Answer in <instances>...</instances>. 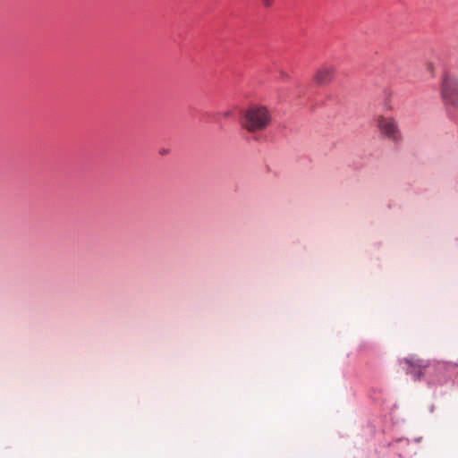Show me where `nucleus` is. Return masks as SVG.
<instances>
[{
  "instance_id": "obj_1",
  "label": "nucleus",
  "mask_w": 458,
  "mask_h": 458,
  "mask_svg": "<svg viewBox=\"0 0 458 458\" xmlns=\"http://www.w3.org/2000/svg\"><path fill=\"white\" fill-rule=\"evenodd\" d=\"M402 369L413 377L414 380H420L422 375H434L439 384L447 382L448 379L458 376V365L456 363L435 361L426 363L424 360L411 355L400 360Z\"/></svg>"
},
{
  "instance_id": "obj_7",
  "label": "nucleus",
  "mask_w": 458,
  "mask_h": 458,
  "mask_svg": "<svg viewBox=\"0 0 458 458\" xmlns=\"http://www.w3.org/2000/svg\"><path fill=\"white\" fill-rule=\"evenodd\" d=\"M239 114H270V112L265 106H252L245 112L241 111Z\"/></svg>"
},
{
  "instance_id": "obj_5",
  "label": "nucleus",
  "mask_w": 458,
  "mask_h": 458,
  "mask_svg": "<svg viewBox=\"0 0 458 458\" xmlns=\"http://www.w3.org/2000/svg\"><path fill=\"white\" fill-rule=\"evenodd\" d=\"M334 77V69L332 67H325L319 70L316 75V82L323 85L330 82Z\"/></svg>"
},
{
  "instance_id": "obj_9",
  "label": "nucleus",
  "mask_w": 458,
  "mask_h": 458,
  "mask_svg": "<svg viewBox=\"0 0 458 458\" xmlns=\"http://www.w3.org/2000/svg\"><path fill=\"white\" fill-rule=\"evenodd\" d=\"M383 72H384L386 77L391 78L393 76L392 70L388 66H385L383 68Z\"/></svg>"
},
{
  "instance_id": "obj_2",
  "label": "nucleus",
  "mask_w": 458,
  "mask_h": 458,
  "mask_svg": "<svg viewBox=\"0 0 458 458\" xmlns=\"http://www.w3.org/2000/svg\"><path fill=\"white\" fill-rule=\"evenodd\" d=\"M440 94L445 105L458 112V79L445 72L442 76Z\"/></svg>"
},
{
  "instance_id": "obj_14",
  "label": "nucleus",
  "mask_w": 458,
  "mask_h": 458,
  "mask_svg": "<svg viewBox=\"0 0 458 458\" xmlns=\"http://www.w3.org/2000/svg\"><path fill=\"white\" fill-rule=\"evenodd\" d=\"M223 114L228 115V114H232L230 112H225Z\"/></svg>"
},
{
  "instance_id": "obj_10",
  "label": "nucleus",
  "mask_w": 458,
  "mask_h": 458,
  "mask_svg": "<svg viewBox=\"0 0 458 458\" xmlns=\"http://www.w3.org/2000/svg\"><path fill=\"white\" fill-rule=\"evenodd\" d=\"M272 1H273V0H263L264 4H265L267 6H269V5L272 4Z\"/></svg>"
},
{
  "instance_id": "obj_12",
  "label": "nucleus",
  "mask_w": 458,
  "mask_h": 458,
  "mask_svg": "<svg viewBox=\"0 0 458 458\" xmlns=\"http://www.w3.org/2000/svg\"><path fill=\"white\" fill-rule=\"evenodd\" d=\"M434 409H435V406L432 404V405L430 406V408H429L430 412H433Z\"/></svg>"
},
{
  "instance_id": "obj_3",
  "label": "nucleus",
  "mask_w": 458,
  "mask_h": 458,
  "mask_svg": "<svg viewBox=\"0 0 458 458\" xmlns=\"http://www.w3.org/2000/svg\"><path fill=\"white\" fill-rule=\"evenodd\" d=\"M377 126L383 137L397 143L402 140V133L393 116H378Z\"/></svg>"
},
{
  "instance_id": "obj_8",
  "label": "nucleus",
  "mask_w": 458,
  "mask_h": 458,
  "mask_svg": "<svg viewBox=\"0 0 458 458\" xmlns=\"http://www.w3.org/2000/svg\"><path fill=\"white\" fill-rule=\"evenodd\" d=\"M293 94L294 96H298L299 98H310L312 92L310 88H308L303 84H299Z\"/></svg>"
},
{
  "instance_id": "obj_11",
  "label": "nucleus",
  "mask_w": 458,
  "mask_h": 458,
  "mask_svg": "<svg viewBox=\"0 0 458 458\" xmlns=\"http://www.w3.org/2000/svg\"><path fill=\"white\" fill-rule=\"evenodd\" d=\"M167 153H168V149L163 148V149L160 150V154L161 155H165Z\"/></svg>"
},
{
  "instance_id": "obj_4",
  "label": "nucleus",
  "mask_w": 458,
  "mask_h": 458,
  "mask_svg": "<svg viewBox=\"0 0 458 458\" xmlns=\"http://www.w3.org/2000/svg\"><path fill=\"white\" fill-rule=\"evenodd\" d=\"M239 123L249 131L263 130L270 123V116H240Z\"/></svg>"
},
{
  "instance_id": "obj_13",
  "label": "nucleus",
  "mask_w": 458,
  "mask_h": 458,
  "mask_svg": "<svg viewBox=\"0 0 458 458\" xmlns=\"http://www.w3.org/2000/svg\"><path fill=\"white\" fill-rule=\"evenodd\" d=\"M428 69L431 71L433 69V65L430 64H428Z\"/></svg>"
},
{
  "instance_id": "obj_6",
  "label": "nucleus",
  "mask_w": 458,
  "mask_h": 458,
  "mask_svg": "<svg viewBox=\"0 0 458 458\" xmlns=\"http://www.w3.org/2000/svg\"><path fill=\"white\" fill-rule=\"evenodd\" d=\"M392 98L393 90L390 88H385L381 100V105L383 106L385 111H390L393 109Z\"/></svg>"
}]
</instances>
